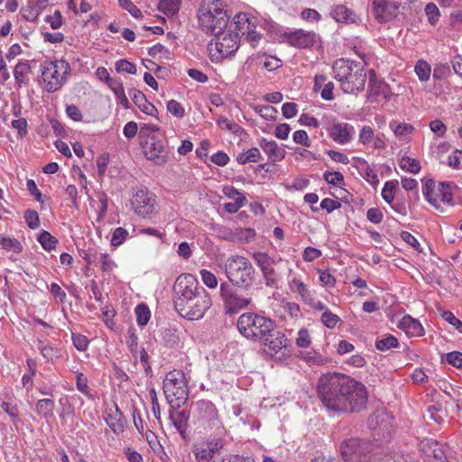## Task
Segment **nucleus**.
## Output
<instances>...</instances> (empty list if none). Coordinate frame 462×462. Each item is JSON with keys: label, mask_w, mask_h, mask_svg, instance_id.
Here are the masks:
<instances>
[{"label": "nucleus", "mask_w": 462, "mask_h": 462, "mask_svg": "<svg viewBox=\"0 0 462 462\" xmlns=\"http://www.w3.org/2000/svg\"><path fill=\"white\" fill-rule=\"evenodd\" d=\"M317 393L324 407L337 414L360 412L368 399L366 387L361 382L341 373L322 374L318 380Z\"/></svg>", "instance_id": "obj_1"}, {"label": "nucleus", "mask_w": 462, "mask_h": 462, "mask_svg": "<svg viewBox=\"0 0 462 462\" xmlns=\"http://www.w3.org/2000/svg\"><path fill=\"white\" fill-rule=\"evenodd\" d=\"M173 291L175 310L181 317L189 320L203 318L212 305L209 293L190 273L180 274L176 279Z\"/></svg>", "instance_id": "obj_2"}, {"label": "nucleus", "mask_w": 462, "mask_h": 462, "mask_svg": "<svg viewBox=\"0 0 462 462\" xmlns=\"http://www.w3.org/2000/svg\"><path fill=\"white\" fill-rule=\"evenodd\" d=\"M237 328L242 336L263 345L266 351L274 356L288 344L285 335L277 330L275 322L255 312H245L237 319Z\"/></svg>", "instance_id": "obj_3"}, {"label": "nucleus", "mask_w": 462, "mask_h": 462, "mask_svg": "<svg viewBox=\"0 0 462 462\" xmlns=\"http://www.w3.org/2000/svg\"><path fill=\"white\" fill-rule=\"evenodd\" d=\"M335 79L340 82L342 90L351 94L362 91L366 82L364 64L346 59H338L333 64Z\"/></svg>", "instance_id": "obj_4"}, {"label": "nucleus", "mask_w": 462, "mask_h": 462, "mask_svg": "<svg viewBox=\"0 0 462 462\" xmlns=\"http://www.w3.org/2000/svg\"><path fill=\"white\" fill-rule=\"evenodd\" d=\"M199 26L206 33L227 28L229 16L220 0H203L198 12Z\"/></svg>", "instance_id": "obj_5"}, {"label": "nucleus", "mask_w": 462, "mask_h": 462, "mask_svg": "<svg viewBox=\"0 0 462 462\" xmlns=\"http://www.w3.org/2000/svg\"><path fill=\"white\" fill-rule=\"evenodd\" d=\"M225 273L230 284L237 288L248 290L254 282V268L243 256H233L227 259Z\"/></svg>", "instance_id": "obj_6"}, {"label": "nucleus", "mask_w": 462, "mask_h": 462, "mask_svg": "<svg viewBox=\"0 0 462 462\" xmlns=\"http://www.w3.org/2000/svg\"><path fill=\"white\" fill-rule=\"evenodd\" d=\"M374 450V442L358 438L345 439L340 445V453L345 462H376L379 456Z\"/></svg>", "instance_id": "obj_7"}, {"label": "nucleus", "mask_w": 462, "mask_h": 462, "mask_svg": "<svg viewBox=\"0 0 462 462\" xmlns=\"http://www.w3.org/2000/svg\"><path fill=\"white\" fill-rule=\"evenodd\" d=\"M192 417L199 433L221 430L222 423L216 405L208 400H199L192 403Z\"/></svg>", "instance_id": "obj_8"}, {"label": "nucleus", "mask_w": 462, "mask_h": 462, "mask_svg": "<svg viewBox=\"0 0 462 462\" xmlns=\"http://www.w3.org/2000/svg\"><path fill=\"white\" fill-rule=\"evenodd\" d=\"M163 392L168 402L179 408L188 400L189 390L185 374L180 370H173L166 374L163 380Z\"/></svg>", "instance_id": "obj_9"}, {"label": "nucleus", "mask_w": 462, "mask_h": 462, "mask_svg": "<svg viewBox=\"0 0 462 462\" xmlns=\"http://www.w3.org/2000/svg\"><path fill=\"white\" fill-rule=\"evenodd\" d=\"M70 72V66L65 60H54L42 66V78L45 83L44 88L52 93L60 89Z\"/></svg>", "instance_id": "obj_10"}, {"label": "nucleus", "mask_w": 462, "mask_h": 462, "mask_svg": "<svg viewBox=\"0 0 462 462\" xmlns=\"http://www.w3.org/2000/svg\"><path fill=\"white\" fill-rule=\"evenodd\" d=\"M224 282L220 284V297L226 314H236L246 309L252 302V299L241 294L237 288Z\"/></svg>", "instance_id": "obj_11"}, {"label": "nucleus", "mask_w": 462, "mask_h": 462, "mask_svg": "<svg viewBox=\"0 0 462 462\" xmlns=\"http://www.w3.org/2000/svg\"><path fill=\"white\" fill-rule=\"evenodd\" d=\"M132 208L136 215L151 218L158 212L156 196L147 189H138L131 199Z\"/></svg>", "instance_id": "obj_12"}, {"label": "nucleus", "mask_w": 462, "mask_h": 462, "mask_svg": "<svg viewBox=\"0 0 462 462\" xmlns=\"http://www.w3.org/2000/svg\"><path fill=\"white\" fill-rule=\"evenodd\" d=\"M215 35V49L218 52L219 58H227L233 56L239 47V32H235L231 26L213 33Z\"/></svg>", "instance_id": "obj_13"}, {"label": "nucleus", "mask_w": 462, "mask_h": 462, "mask_svg": "<svg viewBox=\"0 0 462 462\" xmlns=\"http://www.w3.org/2000/svg\"><path fill=\"white\" fill-rule=\"evenodd\" d=\"M225 445V439L211 436L195 444L192 450L196 462H217L215 455L220 453Z\"/></svg>", "instance_id": "obj_14"}, {"label": "nucleus", "mask_w": 462, "mask_h": 462, "mask_svg": "<svg viewBox=\"0 0 462 462\" xmlns=\"http://www.w3.org/2000/svg\"><path fill=\"white\" fill-rule=\"evenodd\" d=\"M143 153L147 160L152 161L155 165H164L169 159V150L163 142L154 136L149 137L142 143Z\"/></svg>", "instance_id": "obj_15"}, {"label": "nucleus", "mask_w": 462, "mask_h": 462, "mask_svg": "<svg viewBox=\"0 0 462 462\" xmlns=\"http://www.w3.org/2000/svg\"><path fill=\"white\" fill-rule=\"evenodd\" d=\"M328 135L338 144H346L351 142L355 128L348 123L339 122L336 118L326 127Z\"/></svg>", "instance_id": "obj_16"}, {"label": "nucleus", "mask_w": 462, "mask_h": 462, "mask_svg": "<svg viewBox=\"0 0 462 462\" xmlns=\"http://www.w3.org/2000/svg\"><path fill=\"white\" fill-rule=\"evenodd\" d=\"M399 5L394 0H374L373 14L375 20L380 23H387L398 14Z\"/></svg>", "instance_id": "obj_17"}, {"label": "nucleus", "mask_w": 462, "mask_h": 462, "mask_svg": "<svg viewBox=\"0 0 462 462\" xmlns=\"http://www.w3.org/2000/svg\"><path fill=\"white\" fill-rule=\"evenodd\" d=\"M284 41L291 46L297 48H310L317 42V34L314 32L299 29L293 32H286L282 34Z\"/></svg>", "instance_id": "obj_18"}, {"label": "nucleus", "mask_w": 462, "mask_h": 462, "mask_svg": "<svg viewBox=\"0 0 462 462\" xmlns=\"http://www.w3.org/2000/svg\"><path fill=\"white\" fill-rule=\"evenodd\" d=\"M421 449L426 456L433 458L431 462H448L443 446L434 439H425L422 441Z\"/></svg>", "instance_id": "obj_19"}, {"label": "nucleus", "mask_w": 462, "mask_h": 462, "mask_svg": "<svg viewBox=\"0 0 462 462\" xmlns=\"http://www.w3.org/2000/svg\"><path fill=\"white\" fill-rule=\"evenodd\" d=\"M129 96L136 106L144 114L155 116L158 113L157 108L150 103L145 95L135 88L129 90Z\"/></svg>", "instance_id": "obj_20"}, {"label": "nucleus", "mask_w": 462, "mask_h": 462, "mask_svg": "<svg viewBox=\"0 0 462 462\" xmlns=\"http://www.w3.org/2000/svg\"><path fill=\"white\" fill-rule=\"evenodd\" d=\"M189 415L185 411H171L170 413V420L181 438L185 440L189 439L187 431L189 428Z\"/></svg>", "instance_id": "obj_21"}, {"label": "nucleus", "mask_w": 462, "mask_h": 462, "mask_svg": "<svg viewBox=\"0 0 462 462\" xmlns=\"http://www.w3.org/2000/svg\"><path fill=\"white\" fill-rule=\"evenodd\" d=\"M260 146L267 154L269 161L272 162H281L285 157V150L282 147H280L273 140L268 141L263 138L260 141Z\"/></svg>", "instance_id": "obj_22"}, {"label": "nucleus", "mask_w": 462, "mask_h": 462, "mask_svg": "<svg viewBox=\"0 0 462 462\" xmlns=\"http://www.w3.org/2000/svg\"><path fill=\"white\" fill-rule=\"evenodd\" d=\"M114 408V410L110 409L106 413L105 420L114 433L119 434L125 430V419L116 404H115Z\"/></svg>", "instance_id": "obj_23"}, {"label": "nucleus", "mask_w": 462, "mask_h": 462, "mask_svg": "<svg viewBox=\"0 0 462 462\" xmlns=\"http://www.w3.org/2000/svg\"><path fill=\"white\" fill-rule=\"evenodd\" d=\"M369 93L371 96L379 97L383 96L387 97L390 93L389 86L376 78L375 71L374 69L369 70Z\"/></svg>", "instance_id": "obj_24"}, {"label": "nucleus", "mask_w": 462, "mask_h": 462, "mask_svg": "<svg viewBox=\"0 0 462 462\" xmlns=\"http://www.w3.org/2000/svg\"><path fill=\"white\" fill-rule=\"evenodd\" d=\"M229 26H231L235 32H239V36H245L255 24L252 22L247 14L239 13L235 16L234 22L230 23Z\"/></svg>", "instance_id": "obj_25"}, {"label": "nucleus", "mask_w": 462, "mask_h": 462, "mask_svg": "<svg viewBox=\"0 0 462 462\" xmlns=\"http://www.w3.org/2000/svg\"><path fill=\"white\" fill-rule=\"evenodd\" d=\"M330 14L339 23H354L357 20V15L344 5H336Z\"/></svg>", "instance_id": "obj_26"}, {"label": "nucleus", "mask_w": 462, "mask_h": 462, "mask_svg": "<svg viewBox=\"0 0 462 462\" xmlns=\"http://www.w3.org/2000/svg\"><path fill=\"white\" fill-rule=\"evenodd\" d=\"M32 68L27 61H20L14 69V77L18 88H22L29 83V75Z\"/></svg>", "instance_id": "obj_27"}, {"label": "nucleus", "mask_w": 462, "mask_h": 462, "mask_svg": "<svg viewBox=\"0 0 462 462\" xmlns=\"http://www.w3.org/2000/svg\"><path fill=\"white\" fill-rule=\"evenodd\" d=\"M55 408V402L51 399H41L37 402L35 411L36 413L48 420L53 417V411Z\"/></svg>", "instance_id": "obj_28"}, {"label": "nucleus", "mask_w": 462, "mask_h": 462, "mask_svg": "<svg viewBox=\"0 0 462 462\" xmlns=\"http://www.w3.org/2000/svg\"><path fill=\"white\" fill-rule=\"evenodd\" d=\"M357 162V167L364 171V178L373 187H376L379 183V179L376 172L370 167L368 162L362 158H354Z\"/></svg>", "instance_id": "obj_29"}, {"label": "nucleus", "mask_w": 462, "mask_h": 462, "mask_svg": "<svg viewBox=\"0 0 462 462\" xmlns=\"http://www.w3.org/2000/svg\"><path fill=\"white\" fill-rule=\"evenodd\" d=\"M399 328L411 336H419L422 330L421 325L411 316H404L399 323Z\"/></svg>", "instance_id": "obj_30"}, {"label": "nucleus", "mask_w": 462, "mask_h": 462, "mask_svg": "<svg viewBox=\"0 0 462 462\" xmlns=\"http://www.w3.org/2000/svg\"><path fill=\"white\" fill-rule=\"evenodd\" d=\"M146 440L150 446V448L152 449L153 453L162 460H164L165 457H167V455L164 451L163 447L158 440L157 436L152 431L146 432Z\"/></svg>", "instance_id": "obj_31"}, {"label": "nucleus", "mask_w": 462, "mask_h": 462, "mask_svg": "<svg viewBox=\"0 0 462 462\" xmlns=\"http://www.w3.org/2000/svg\"><path fill=\"white\" fill-rule=\"evenodd\" d=\"M260 159H262L260 150L256 147H253V148L249 149L248 151L240 153L236 157V162L239 164L243 165L247 162H256Z\"/></svg>", "instance_id": "obj_32"}, {"label": "nucleus", "mask_w": 462, "mask_h": 462, "mask_svg": "<svg viewBox=\"0 0 462 462\" xmlns=\"http://www.w3.org/2000/svg\"><path fill=\"white\" fill-rule=\"evenodd\" d=\"M399 346L398 339L392 335H387L383 338H378L375 341V346L380 351H386L391 348H395Z\"/></svg>", "instance_id": "obj_33"}, {"label": "nucleus", "mask_w": 462, "mask_h": 462, "mask_svg": "<svg viewBox=\"0 0 462 462\" xmlns=\"http://www.w3.org/2000/svg\"><path fill=\"white\" fill-rule=\"evenodd\" d=\"M0 245L6 251H12L19 254L23 251L22 244L15 238L5 237L0 236Z\"/></svg>", "instance_id": "obj_34"}, {"label": "nucleus", "mask_w": 462, "mask_h": 462, "mask_svg": "<svg viewBox=\"0 0 462 462\" xmlns=\"http://www.w3.org/2000/svg\"><path fill=\"white\" fill-rule=\"evenodd\" d=\"M38 241L42 246L48 251L54 249L58 244V240L51 233L45 230L40 234Z\"/></svg>", "instance_id": "obj_35"}, {"label": "nucleus", "mask_w": 462, "mask_h": 462, "mask_svg": "<svg viewBox=\"0 0 462 462\" xmlns=\"http://www.w3.org/2000/svg\"><path fill=\"white\" fill-rule=\"evenodd\" d=\"M436 184L433 180H427L424 183L423 187V194L426 198V199L436 208H439V205L438 204V199L435 197H432V194L435 191Z\"/></svg>", "instance_id": "obj_36"}, {"label": "nucleus", "mask_w": 462, "mask_h": 462, "mask_svg": "<svg viewBox=\"0 0 462 462\" xmlns=\"http://www.w3.org/2000/svg\"><path fill=\"white\" fill-rule=\"evenodd\" d=\"M135 315L137 324L141 327L145 326L151 318V312L149 308L143 303L137 305V307L135 308Z\"/></svg>", "instance_id": "obj_37"}, {"label": "nucleus", "mask_w": 462, "mask_h": 462, "mask_svg": "<svg viewBox=\"0 0 462 462\" xmlns=\"http://www.w3.org/2000/svg\"><path fill=\"white\" fill-rule=\"evenodd\" d=\"M397 187V180L385 182L382 190V197L388 204H392L393 201Z\"/></svg>", "instance_id": "obj_38"}, {"label": "nucleus", "mask_w": 462, "mask_h": 462, "mask_svg": "<svg viewBox=\"0 0 462 462\" xmlns=\"http://www.w3.org/2000/svg\"><path fill=\"white\" fill-rule=\"evenodd\" d=\"M415 72L420 80L427 81L430 79L431 69L428 62L423 60H420L415 65Z\"/></svg>", "instance_id": "obj_39"}, {"label": "nucleus", "mask_w": 462, "mask_h": 462, "mask_svg": "<svg viewBox=\"0 0 462 462\" xmlns=\"http://www.w3.org/2000/svg\"><path fill=\"white\" fill-rule=\"evenodd\" d=\"M400 167L403 170V171H407L411 173H413V174H416L420 171V163L417 160L415 159H412L411 157H408V156H404L402 158V161H401V163H400Z\"/></svg>", "instance_id": "obj_40"}, {"label": "nucleus", "mask_w": 462, "mask_h": 462, "mask_svg": "<svg viewBox=\"0 0 462 462\" xmlns=\"http://www.w3.org/2000/svg\"><path fill=\"white\" fill-rule=\"evenodd\" d=\"M292 286L295 289V291L300 295L305 303H311L310 301L313 297L302 282L297 279H293Z\"/></svg>", "instance_id": "obj_41"}, {"label": "nucleus", "mask_w": 462, "mask_h": 462, "mask_svg": "<svg viewBox=\"0 0 462 462\" xmlns=\"http://www.w3.org/2000/svg\"><path fill=\"white\" fill-rule=\"evenodd\" d=\"M424 11L427 15L428 22L431 25H435L438 23L439 18L440 16V13L438 6L434 3H428L425 6Z\"/></svg>", "instance_id": "obj_42"}, {"label": "nucleus", "mask_w": 462, "mask_h": 462, "mask_svg": "<svg viewBox=\"0 0 462 462\" xmlns=\"http://www.w3.org/2000/svg\"><path fill=\"white\" fill-rule=\"evenodd\" d=\"M217 125L221 126L222 128L226 129L227 131L236 134H240L243 133V128L236 123L226 118V117H220L217 120Z\"/></svg>", "instance_id": "obj_43"}, {"label": "nucleus", "mask_w": 462, "mask_h": 462, "mask_svg": "<svg viewBox=\"0 0 462 462\" xmlns=\"http://www.w3.org/2000/svg\"><path fill=\"white\" fill-rule=\"evenodd\" d=\"M181 0H161L160 9L166 14H175L179 8Z\"/></svg>", "instance_id": "obj_44"}, {"label": "nucleus", "mask_w": 462, "mask_h": 462, "mask_svg": "<svg viewBox=\"0 0 462 462\" xmlns=\"http://www.w3.org/2000/svg\"><path fill=\"white\" fill-rule=\"evenodd\" d=\"M127 236L128 231L125 228L116 227L112 234L111 245L116 247L121 245L125 241Z\"/></svg>", "instance_id": "obj_45"}, {"label": "nucleus", "mask_w": 462, "mask_h": 462, "mask_svg": "<svg viewBox=\"0 0 462 462\" xmlns=\"http://www.w3.org/2000/svg\"><path fill=\"white\" fill-rule=\"evenodd\" d=\"M116 69L118 73L126 72L128 74H136V66L134 63L128 61L125 59H122L116 61Z\"/></svg>", "instance_id": "obj_46"}, {"label": "nucleus", "mask_w": 462, "mask_h": 462, "mask_svg": "<svg viewBox=\"0 0 462 462\" xmlns=\"http://www.w3.org/2000/svg\"><path fill=\"white\" fill-rule=\"evenodd\" d=\"M321 322L328 328H334L338 323L339 317L328 310H326L321 315Z\"/></svg>", "instance_id": "obj_47"}, {"label": "nucleus", "mask_w": 462, "mask_h": 462, "mask_svg": "<svg viewBox=\"0 0 462 462\" xmlns=\"http://www.w3.org/2000/svg\"><path fill=\"white\" fill-rule=\"evenodd\" d=\"M24 219L31 229H36L40 226L39 215L33 209H26L24 211Z\"/></svg>", "instance_id": "obj_48"}, {"label": "nucleus", "mask_w": 462, "mask_h": 462, "mask_svg": "<svg viewBox=\"0 0 462 462\" xmlns=\"http://www.w3.org/2000/svg\"><path fill=\"white\" fill-rule=\"evenodd\" d=\"M119 6L130 13L134 18L143 16L142 11L131 0H118Z\"/></svg>", "instance_id": "obj_49"}, {"label": "nucleus", "mask_w": 462, "mask_h": 462, "mask_svg": "<svg viewBox=\"0 0 462 462\" xmlns=\"http://www.w3.org/2000/svg\"><path fill=\"white\" fill-rule=\"evenodd\" d=\"M199 273L201 276V280L206 286H208L209 289L217 288V278L213 273L203 269L199 272Z\"/></svg>", "instance_id": "obj_50"}, {"label": "nucleus", "mask_w": 462, "mask_h": 462, "mask_svg": "<svg viewBox=\"0 0 462 462\" xmlns=\"http://www.w3.org/2000/svg\"><path fill=\"white\" fill-rule=\"evenodd\" d=\"M324 180L332 185L343 184L344 176L339 171H326L323 174Z\"/></svg>", "instance_id": "obj_51"}, {"label": "nucleus", "mask_w": 462, "mask_h": 462, "mask_svg": "<svg viewBox=\"0 0 462 462\" xmlns=\"http://www.w3.org/2000/svg\"><path fill=\"white\" fill-rule=\"evenodd\" d=\"M374 138V134L373 128L369 125L363 126L359 133V143L365 145L372 143Z\"/></svg>", "instance_id": "obj_52"}, {"label": "nucleus", "mask_w": 462, "mask_h": 462, "mask_svg": "<svg viewBox=\"0 0 462 462\" xmlns=\"http://www.w3.org/2000/svg\"><path fill=\"white\" fill-rule=\"evenodd\" d=\"M440 201L446 203H451L452 193L450 191V185L446 182H441L438 188Z\"/></svg>", "instance_id": "obj_53"}, {"label": "nucleus", "mask_w": 462, "mask_h": 462, "mask_svg": "<svg viewBox=\"0 0 462 462\" xmlns=\"http://www.w3.org/2000/svg\"><path fill=\"white\" fill-rule=\"evenodd\" d=\"M253 258L261 270L273 263V261L266 253H254Z\"/></svg>", "instance_id": "obj_54"}, {"label": "nucleus", "mask_w": 462, "mask_h": 462, "mask_svg": "<svg viewBox=\"0 0 462 462\" xmlns=\"http://www.w3.org/2000/svg\"><path fill=\"white\" fill-rule=\"evenodd\" d=\"M167 110L178 118L184 116L185 111L182 106L176 100L171 99L167 104Z\"/></svg>", "instance_id": "obj_55"}, {"label": "nucleus", "mask_w": 462, "mask_h": 462, "mask_svg": "<svg viewBox=\"0 0 462 462\" xmlns=\"http://www.w3.org/2000/svg\"><path fill=\"white\" fill-rule=\"evenodd\" d=\"M246 203L245 197H239L234 202L225 203L224 208L226 212L233 214L236 213L242 207H244Z\"/></svg>", "instance_id": "obj_56"}, {"label": "nucleus", "mask_w": 462, "mask_h": 462, "mask_svg": "<svg viewBox=\"0 0 462 462\" xmlns=\"http://www.w3.org/2000/svg\"><path fill=\"white\" fill-rule=\"evenodd\" d=\"M293 141L301 144L305 147H310L311 145V141L308 136V134L304 130H297L292 134Z\"/></svg>", "instance_id": "obj_57"}, {"label": "nucleus", "mask_w": 462, "mask_h": 462, "mask_svg": "<svg viewBox=\"0 0 462 462\" xmlns=\"http://www.w3.org/2000/svg\"><path fill=\"white\" fill-rule=\"evenodd\" d=\"M427 412L430 418L434 420L436 423L440 424L443 421V416L441 412L440 405L432 404L427 408Z\"/></svg>", "instance_id": "obj_58"}, {"label": "nucleus", "mask_w": 462, "mask_h": 462, "mask_svg": "<svg viewBox=\"0 0 462 462\" xmlns=\"http://www.w3.org/2000/svg\"><path fill=\"white\" fill-rule=\"evenodd\" d=\"M263 273V276L265 280V284L267 286H273L276 282L277 276L274 269L273 268V264L266 266L265 268L261 270Z\"/></svg>", "instance_id": "obj_59"}, {"label": "nucleus", "mask_w": 462, "mask_h": 462, "mask_svg": "<svg viewBox=\"0 0 462 462\" xmlns=\"http://www.w3.org/2000/svg\"><path fill=\"white\" fill-rule=\"evenodd\" d=\"M441 317L449 324L453 325L462 334V321L455 317L451 311H442Z\"/></svg>", "instance_id": "obj_60"}, {"label": "nucleus", "mask_w": 462, "mask_h": 462, "mask_svg": "<svg viewBox=\"0 0 462 462\" xmlns=\"http://www.w3.org/2000/svg\"><path fill=\"white\" fill-rule=\"evenodd\" d=\"M72 342L74 346L79 350L84 351L88 348V339L86 336L80 334H72Z\"/></svg>", "instance_id": "obj_61"}, {"label": "nucleus", "mask_w": 462, "mask_h": 462, "mask_svg": "<svg viewBox=\"0 0 462 462\" xmlns=\"http://www.w3.org/2000/svg\"><path fill=\"white\" fill-rule=\"evenodd\" d=\"M447 362L457 367V368H462V353L458 351H453L450 353H448L446 356Z\"/></svg>", "instance_id": "obj_62"}, {"label": "nucleus", "mask_w": 462, "mask_h": 462, "mask_svg": "<svg viewBox=\"0 0 462 462\" xmlns=\"http://www.w3.org/2000/svg\"><path fill=\"white\" fill-rule=\"evenodd\" d=\"M255 111L265 119H273L274 117V114L277 112L274 107L269 105L257 106L255 107Z\"/></svg>", "instance_id": "obj_63"}, {"label": "nucleus", "mask_w": 462, "mask_h": 462, "mask_svg": "<svg viewBox=\"0 0 462 462\" xmlns=\"http://www.w3.org/2000/svg\"><path fill=\"white\" fill-rule=\"evenodd\" d=\"M53 30L59 29L62 25V15L60 11H55L52 15H48L45 19Z\"/></svg>", "instance_id": "obj_64"}]
</instances>
